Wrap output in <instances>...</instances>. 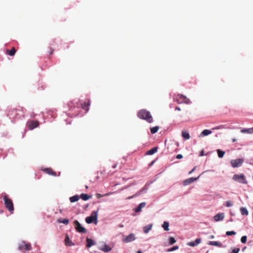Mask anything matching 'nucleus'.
<instances>
[{
	"mask_svg": "<svg viewBox=\"0 0 253 253\" xmlns=\"http://www.w3.org/2000/svg\"><path fill=\"white\" fill-rule=\"evenodd\" d=\"M174 101L178 103H188L189 100L185 96L181 94H177L175 95L173 98Z\"/></svg>",
	"mask_w": 253,
	"mask_h": 253,
	"instance_id": "7ed1b4c3",
	"label": "nucleus"
},
{
	"mask_svg": "<svg viewBox=\"0 0 253 253\" xmlns=\"http://www.w3.org/2000/svg\"><path fill=\"white\" fill-rule=\"evenodd\" d=\"M232 141L233 142H235L237 141V139L236 138H233Z\"/></svg>",
	"mask_w": 253,
	"mask_h": 253,
	"instance_id": "3c124183",
	"label": "nucleus"
},
{
	"mask_svg": "<svg viewBox=\"0 0 253 253\" xmlns=\"http://www.w3.org/2000/svg\"><path fill=\"white\" fill-rule=\"evenodd\" d=\"M65 244L66 246H72L74 245V244L70 239V238L68 235H66L65 239Z\"/></svg>",
	"mask_w": 253,
	"mask_h": 253,
	"instance_id": "4468645a",
	"label": "nucleus"
},
{
	"mask_svg": "<svg viewBox=\"0 0 253 253\" xmlns=\"http://www.w3.org/2000/svg\"><path fill=\"white\" fill-rule=\"evenodd\" d=\"M27 126L30 130L38 127L39 125V122L38 121H30L27 123Z\"/></svg>",
	"mask_w": 253,
	"mask_h": 253,
	"instance_id": "9d476101",
	"label": "nucleus"
},
{
	"mask_svg": "<svg viewBox=\"0 0 253 253\" xmlns=\"http://www.w3.org/2000/svg\"><path fill=\"white\" fill-rule=\"evenodd\" d=\"M18 249L20 251H30L32 249V247L30 244L23 242L19 244Z\"/></svg>",
	"mask_w": 253,
	"mask_h": 253,
	"instance_id": "6e6552de",
	"label": "nucleus"
},
{
	"mask_svg": "<svg viewBox=\"0 0 253 253\" xmlns=\"http://www.w3.org/2000/svg\"><path fill=\"white\" fill-rule=\"evenodd\" d=\"M58 222L67 225L69 223V221L68 219H64L63 220H59Z\"/></svg>",
	"mask_w": 253,
	"mask_h": 253,
	"instance_id": "72a5a7b5",
	"label": "nucleus"
},
{
	"mask_svg": "<svg viewBox=\"0 0 253 253\" xmlns=\"http://www.w3.org/2000/svg\"><path fill=\"white\" fill-rule=\"evenodd\" d=\"M97 218V212L93 211L89 216L85 218V221L87 223L90 224L93 222H96Z\"/></svg>",
	"mask_w": 253,
	"mask_h": 253,
	"instance_id": "39448f33",
	"label": "nucleus"
},
{
	"mask_svg": "<svg viewBox=\"0 0 253 253\" xmlns=\"http://www.w3.org/2000/svg\"><path fill=\"white\" fill-rule=\"evenodd\" d=\"M158 151V147H154L152 149L147 151L146 153V155H151L157 152Z\"/></svg>",
	"mask_w": 253,
	"mask_h": 253,
	"instance_id": "6ab92c4d",
	"label": "nucleus"
},
{
	"mask_svg": "<svg viewBox=\"0 0 253 253\" xmlns=\"http://www.w3.org/2000/svg\"><path fill=\"white\" fill-rule=\"evenodd\" d=\"M100 250L108 252L111 250V248L106 244H105L102 248H99Z\"/></svg>",
	"mask_w": 253,
	"mask_h": 253,
	"instance_id": "4be33fe9",
	"label": "nucleus"
},
{
	"mask_svg": "<svg viewBox=\"0 0 253 253\" xmlns=\"http://www.w3.org/2000/svg\"><path fill=\"white\" fill-rule=\"evenodd\" d=\"M79 199H80V197L78 195H75V196L70 197V200L71 202L74 203V202L78 201L79 200Z\"/></svg>",
	"mask_w": 253,
	"mask_h": 253,
	"instance_id": "bb28decb",
	"label": "nucleus"
},
{
	"mask_svg": "<svg viewBox=\"0 0 253 253\" xmlns=\"http://www.w3.org/2000/svg\"><path fill=\"white\" fill-rule=\"evenodd\" d=\"M176 242V240L173 237H170L169 239V243L170 245H172Z\"/></svg>",
	"mask_w": 253,
	"mask_h": 253,
	"instance_id": "f704fd0d",
	"label": "nucleus"
},
{
	"mask_svg": "<svg viewBox=\"0 0 253 253\" xmlns=\"http://www.w3.org/2000/svg\"><path fill=\"white\" fill-rule=\"evenodd\" d=\"M118 227L119 228H123L124 227V225L122 224H120L118 225Z\"/></svg>",
	"mask_w": 253,
	"mask_h": 253,
	"instance_id": "09e8293b",
	"label": "nucleus"
},
{
	"mask_svg": "<svg viewBox=\"0 0 253 253\" xmlns=\"http://www.w3.org/2000/svg\"><path fill=\"white\" fill-rule=\"evenodd\" d=\"M242 133H253V127L249 128H243L241 130Z\"/></svg>",
	"mask_w": 253,
	"mask_h": 253,
	"instance_id": "412c9836",
	"label": "nucleus"
},
{
	"mask_svg": "<svg viewBox=\"0 0 253 253\" xmlns=\"http://www.w3.org/2000/svg\"><path fill=\"white\" fill-rule=\"evenodd\" d=\"M244 162L243 159H237L232 160L230 161V164L233 168H238L241 167Z\"/></svg>",
	"mask_w": 253,
	"mask_h": 253,
	"instance_id": "0eeeda50",
	"label": "nucleus"
},
{
	"mask_svg": "<svg viewBox=\"0 0 253 253\" xmlns=\"http://www.w3.org/2000/svg\"><path fill=\"white\" fill-rule=\"evenodd\" d=\"M240 211L242 215H247L249 214V212L247 209L244 207H242L240 208Z\"/></svg>",
	"mask_w": 253,
	"mask_h": 253,
	"instance_id": "cd10ccee",
	"label": "nucleus"
},
{
	"mask_svg": "<svg viewBox=\"0 0 253 253\" xmlns=\"http://www.w3.org/2000/svg\"><path fill=\"white\" fill-rule=\"evenodd\" d=\"M205 154H204V152L203 150H202V151H201L200 153V156H204Z\"/></svg>",
	"mask_w": 253,
	"mask_h": 253,
	"instance_id": "49530a36",
	"label": "nucleus"
},
{
	"mask_svg": "<svg viewBox=\"0 0 253 253\" xmlns=\"http://www.w3.org/2000/svg\"><path fill=\"white\" fill-rule=\"evenodd\" d=\"M214 236L213 235H211V236H210V238H211V239H213V238H214Z\"/></svg>",
	"mask_w": 253,
	"mask_h": 253,
	"instance_id": "864d4df0",
	"label": "nucleus"
},
{
	"mask_svg": "<svg viewBox=\"0 0 253 253\" xmlns=\"http://www.w3.org/2000/svg\"><path fill=\"white\" fill-rule=\"evenodd\" d=\"M196 169V167H194L189 172V174H191L192 172H193Z\"/></svg>",
	"mask_w": 253,
	"mask_h": 253,
	"instance_id": "c03bdc74",
	"label": "nucleus"
},
{
	"mask_svg": "<svg viewBox=\"0 0 253 253\" xmlns=\"http://www.w3.org/2000/svg\"><path fill=\"white\" fill-rule=\"evenodd\" d=\"M182 136L185 139H189L190 138L189 133L186 131H182Z\"/></svg>",
	"mask_w": 253,
	"mask_h": 253,
	"instance_id": "393cba45",
	"label": "nucleus"
},
{
	"mask_svg": "<svg viewBox=\"0 0 253 253\" xmlns=\"http://www.w3.org/2000/svg\"><path fill=\"white\" fill-rule=\"evenodd\" d=\"M90 105V100H87L86 101H85L82 105V108L83 109L85 110L86 111L88 110V107Z\"/></svg>",
	"mask_w": 253,
	"mask_h": 253,
	"instance_id": "a211bd4d",
	"label": "nucleus"
},
{
	"mask_svg": "<svg viewBox=\"0 0 253 253\" xmlns=\"http://www.w3.org/2000/svg\"><path fill=\"white\" fill-rule=\"evenodd\" d=\"M3 199L4 200V205L5 208L9 212L12 213L14 211V206L12 201L7 195H4Z\"/></svg>",
	"mask_w": 253,
	"mask_h": 253,
	"instance_id": "f03ea898",
	"label": "nucleus"
},
{
	"mask_svg": "<svg viewBox=\"0 0 253 253\" xmlns=\"http://www.w3.org/2000/svg\"><path fill=\"white\" fill-rule=\"evenodd\" d=\"M233 179L234 181H238L240 183H244V184H247V181L246 179L245 176L244 174H234L233 176Z\"/></svg>",
	"mask_w": 253,
	"mask_h": 253,
	"instance_id": "20e7f679",
	"label": "nucleus"
},
{
	"mask_svg": "<svg viewBox=\"0 0 253 253\" xmlns=\"http://www.w3.org/2000/svg\"><path fill=\"white\" fill-rule=\"evenodd\" d=\"M153 163H154L153 162H152V163L151 164V165H153Z\"/></svg>",
	"mask_w": 253,
	"mask_h": 253,
	"instance_id": "13d9d810",
	"label": "nucleus"
},
{
	"mask_svg": "<svg viewBox=\"0 0 253 253\" xmlns=\"http://www.w3.org/2000/svg\"><path fill=\"white\" fill-rule=\"evenodd\" d=\"M159 129V126H156L154 127H151L150 130H151V133L154 134V133H156L158 131Z\"/></svg>",
	"mask_w": 253,
	"mask_h": 253,
	"instance_id": "7c9ffc66",
	"label": "nucleus"
},
{
	"mask_svg": "<svg viewBox=\"0 0 253 253\" xmlns=\"http://www.w3.org/2000/svg\"><path fill=\"white\" fill-rule=\"evenodd\" d=\"M235 234H236V232L233 231H227L226 232V235L227 236L234 235Z\"/></svg>",
	"mask_w": 253,
	"mask_h": 253,
	"instance_id": "c9c22d12",
	"label": "nucleus"
},
{
	"mask_svg": "<svg viewBox=\"0 0 253 253\" xmlns=\"http://www.w3.org/2000/svg\"><path fill=\"white\" fill-rule=\"evenodd\" d=\"M183 158V156L181 154H178L176 156V158L178 159H182Z\"/></svg>",
	"mask_w": 253,
	"mask_h": 253,
	"instance_id": "79ce46f5",
	"label": "nucleus"
},
{
	"mask_svg": "<svg viewBox=\"0 0 253 253\" xmlns=\"http://www.w3.org/2000/svg\"><path fill=\"white\" fill-rule=\"evenodd\" d=\"M252 161H253V162L252 163H250V164H252V165H253V159L252 160Z\"/></svg>",
	"mask_w": 253,
	"mask_h": 253,
	"instance_id": "4d7b16f0",
	"label": "nucleus"
},
{
	"mask_svg": "<svg viewBox=\"0 0 253 253\" xmlns=\"http://www.w3.org/2000/svg\"><path fill=\"white\" fill-rule=\"evenodd\" d=\"M201 242V240L200 239V238H198V239H196L195 241V244L198 245L199 244V243H200Z\"/></svg>",
	"mask_w": 253,
	"mask_h": 253,
	"instance_id": "a19ab883",
	"label": "nucleus"
},
{
	"mask_svg": "<svg viewBox=\"0 0 253 253\" xmlns=\"http://www.w3.org/2000/svg\"><path fill=\"white\" fill-rule=\"evenodd\" d=\"M86 242H87V244H86L87 248H90L92 246L95 245L94 242L92 239H89L88 238H86Z\"/></svg>",
	"mask_w": 253,
	"mask_h": 253,
	"instance_id": "aec40b11",
	"label": "nucleus"
},
{
	"mask_svg": "<svg viewBox=\"0 0 253 253\" xmlns=\"http://www.w3.org/2000/svg\"><path fill=\"white\" fill-rule=\"evenodd\" d=\"M53 51L54 50L52 48H50V52H49V54L50 55L52 54L53 52Z\"/></svg>",
	"mask_w": 253,
	"mask_h": 253,
	"instance_id": "a18cd8bd",
	"label": "nucleus"
},
{
	"mask_svg": "<svg viewBox=\"0 0 253 253\" xmlns=\"http://www.w3.org/2000/svg\"><path fill=\"white\" fill-rule=\"evenodd\" d=\"M146 206V203L145 202H143L140 203L139 206L135 208L134 209V211L136 212H138L141 211L142 209L144 208Z\"/></svg>",
	"mask_w": 253,
	"mask_h": 253,
	"instance_id": "dca6fc26",
	"label": "nucleus"
},
{
	"mask_svg": "<svg viewBox=\"0 0 253 253\" xmlns=\"http://www.w3.org/2000/svg\"><path fill=\"white\" fill-rule=\"evenodd\" d=\"M224 217V213H219L216 214L214 216V219L215 221H218L222 220V219H223Z\"/></svg>",
	"mask_w": 253,
	"mask_h": 253,
	"instance_id": "ddd939ff",
	"label": "nucleus"
},
{
	"mask_svg": "<svg viewBox=\"0 0 253 253\" xmlns=\"http://www.w3.org/2000/svg\"><path fill=\"white\" fill-rule=\"evenodd\" d=\"M43 171L49 175H51L54 176L56 175V173L50 168H45L43 169Z\"/></svg>",
	"mask_w": 253,
	"mask_h": 253,
	"instance_id": "2eb2a0df",
	"label": "nucleus"
},
{
	"mask_svg": "<svg viewBox=\"0 0 253 253\" xmlns=\"http://www.w3.org/2000/svg\"><path fill=\"white\" fill-rule=\"evenodd\" d=\"M117 164H115L114 165H113V166H112V168H113V169H115V168H116L117 167Z\"/></svg>",
	"mask_w": 253,
	"mask_h": 253,
	"instance_id": "8fccbe9b",
	"label": "nucleus"
},
{
	"mask_svg": "<svg viewBox=\"0 0 253 253\" xmlns=\"http://www.w3.org/2000/svg\"><path fill=\"white\" fill-rule=\"evenodd\" d=\"M247 236H243L241 237V241L242 243H246L247 242Z\"/></svg>",
	"mask_w": 253,
	"mask_h": 253,
	"instance_id": "e433bc0d",
	"label": "nucleus"
},
{
	"mask_svg": "<svg viewBox=\"0 0 253 253\" xmlns=\"http://www.w3.org/2000/svg\"><path fill=\"white\" fill-rule=\"evenodd\" d=\"M178 249V246H174L169 249H168V252H172Z\"/></svg>",
	"mask_w": 253,
	"mask_h": 253,
	"instance_id": "ea45409f",
	"label": "nucleus"
},
{
	"mask_svg": "<svg viewBox=\"0 0 253 253\" xmlns=\"http://www.w3.org/2000/svg\"><path fill=\"white\" fill-rule=\"evenodd\" d=\"M246 249V247H244V248H243L242 250L243 251H244V250H245V249Z\"/></svg>",
	"mask_w": 253,
	"mask_h": 253,
	"instance_id": "5fc2aeb1",
	"label": "nucleus"
},
{
	"mask_svg": "<svg viewBox=\"0 0 253 253\" xmlns=\"http://www.w3.org/2000/svg\"><path fill=\"white\" fill-rule=\"evenodd\" d=\"M16 52L15 48L13 47L11 49H7L6 50V53L10 56H14Z\"/></svg>",
	"mask_w": 253,
	"mask_h": 253,
	"instance_id": "f3484780",
	"label": "nucleus"
},
{
	"mask_svg": "<svg viewBox=\"0 0 253 253\" xmlns=\"http://www.w3.org/2000/svg\"><path fill=\"white\" fill-rule=\"evenodd\" d=\"M136 195H136V194H135V195H133V196H132L128 197H127V198H126V199H131V198H133L134 197H135Z\"/></svg>",
	"mask_w": 253,
	"mask_h": 253,
	"instance_id": "de8ad7c7",
	"label": "nucleus"
},
{
	"mask_svg": "<svg viewBox=\"0 0 253 253\" xmlns=\"http://www.w3.org/2000/svg\"><path fill=\"white\" fill-rule=\"evenodd\" d=\"M224 205L227 207H230L233 206V204L231 201H226L224 204Z\"/></svg>",
	"mask_w": 253,
	"mask_h": 253,
	"instance_id": "473e14b6",
	"label": "nucleus"
},
{
	"mask_svg": "<svg viewBox=\"0 0 253 253\" xmlns=\"http://www.w3.org/2000/svg\"><path fill=\"white\" fill-rule=\"evenodd\" d=\"M109 195H110V194H109V193H107L104 195H101L100 194H96V196L97 198H102L103 196H108Z\"/></svg>",
	"mask_w": 253,
	"mask_h": 253,
	"instance_id": "4c0bfd02",
	"label": "nucleus"
},
{
	"mask_svg": "<svg viewBox=\"0 0 253 253\" xmlns=\"http://www.w3.org/2000/svg\"><path fill=\"white\" fill-rule=\"evenodd\" d=\"M74 223L76 230L80 233H85L86 230L83 227L78 220H75Z\"/></svg>",
	"mask_w": 253,
	"mask_h": 253,
	"instance_id": "1a4fd4ad",
	"label": "nucleus"
},
{
	"mask_svg": "<svg viewBox=\"0 0 253 253\" xmlns=\"http://www.w3.org/2000/svg\"><path fill=\"white\" fill-rule=\"evenodd\" d=\"M211 133V131L209 129H205L200 134V136H204L208 135Z\"/></svg>",
	"mask_w": 253,
	"mask_h": 253,
	"instance_id": "5701e85b",
	"label": "nucleus"
},
{
	"mask_svg": "<svg viewBox=\"0 0 253 253\" xmlns=\"http://www.w3.org/2000/svg\"><path fill=\"white\" fill-rule=\"evenodd\" d=\"M137 116L139 118L146 121L149 123H151L153 121L152 116L150 113L146 110H141L139 111L138 113Z\"/></svg>",
	"mask_w": 253,
	"mask_h": 253,
	"instance_id": "f257e3e1",
	"label": "nucleus"
},
{
	"mask_svg": "<svg viewBox=\"0 0 253 253\" xmlns=\"http://www.w3.org/2000/svg\"><path fill=\"white\" fill-rule=\"evenodd\" d=\"M208 244L212 246H217L219 247H222V244L220 243L217 241H210Z\"/></svg>",
	"mask_w": 253,
	"mask_h": 253,
	"instance_id": "b1692460",
	"label": "nucleus"
},
{
	"mask_svg": "<svg viewBox=\"0 0 253 253\" xmlns=\"http://www.w3.org/2000/svg\"><path fill=\"white\" fill-rule=\"evenodd\" d=\"M18 109H11L8 111L7 116L9 117L12 120V122H14L15 119L18 116Z\"/></svg>",
	"mask_w": 253,
	"mask_h": 253,
	"instance_id": "423d86ee",
	"label": "nucleus"
},
{
	"mask_svg": "<svg viewBox=\"0 0 253 253\" xmlns=\"http://www.w3.org/2000/svg\"><path fill=\"white\" fill-rule=\"evenodd\" d=\"M151 228H152L151 225H147L145 226L143 228L144 232L145 233H147L151 229Z\"/></svg>",
	"mask_w": 253,
	"mask_h": 253,
	"instance_id": "c756f323",
	"label": "nucleus"
},
{
	"mask_svg": "<svg viewBox=\"0 0 253 253\" xmlns=\"http://www.w3.org/2000/svg\"><path fill=\"white\" fill-rule=\"evenodd\" d=\"M198 178H199V177H196V178L191 177V178L186 179L183 181V184L184 186H187V185L192 183V182H194L195 181L197 180Z\"/></svg>",
	"mask_w": 253,
	"mask_h": 253,
	"instance_id": "f8f14e48",
	"label": "nucleus"
},
{
	"mask_svg": "<svg viewBox=\"0 0 253 253\" xmlns=\"http://www.w3.org/2000/svg\"><path fill=\"white\" fill-rule=\"evenodd\" d=\"M91 197V196H88L86 194L83 193L81 195V198L84 201H86L90 199Z\"/></svg>",
	"mask_w": 253,
	"mask_h": 253,
	"instance_id": "a878e982",
	"label": "nucleus"
},
{
	"mask_svg": "<svg viewBox=\"0 0 253 253\" xmlns=\"http://www.w3.org/2000/svg\"><path fill=\"white\" fill-rule=\"evenodd\" d=\"M239 251V248H236L234 249L230 253H238Z\"/></svg>",
	"mask_w": 253,
	"mask_h": 253,
	"instance_id": "58836bf2",
	"label": "nucleus"
},
{
	"mask_svg": "<svg viewBox=\"0 0 253 253\" xmlns=\"http://www.w3.org/2000/svg\"><path fill=\"white\" fill-rule=\"evenodd\" d=\"M175 109H176V110H179H179H180V109L179 107H176L175 108Z\"/></svg>",
	"mask_w": 253,
	"mask_h": 253,
	"instance_id": "603ef678",
	"label": "nucleus"
},
{
	"mask_svg": "<svg viewBox=\"0 0 253 253\" xmlns=\"http://www.w3.org/2000/svg\"><path fill=\"white\" fill-rule=\"evenodd\" d=\"M217 153L218 157L220 158H222L225 154V152L221 151L220 149L217 150Z\"/></svg>",
	"mask_w": 253,
	"mask_h": 253,
	"instance_id": "2f4dec72",
	"label": "nucleus"
},
{
	"mask_svg": "<svg viewBox=\"0 0 253 253\" xmlns=\"http://www.w3.org/2000/svg\"><path fill=\"white\" fill-rule=\"evenodd\" d=\"M136 239L135 235L133 233H131L128 236H126L122 239V241L125 243L131 242Z\"/></svg>",
	"mask_w": 253,
	"mask_h": 253,
	"instance_id": "9b49d317",
	"label": "nucleus"
},
{
	"mask_svg": "<svg viewBox=\"0 0 253 253\" xmlns=\"http://www.w3.org/2000/svg\"><path fill=\"white\" fill-rule=\"evenodd\" d=\"M137 253H142V252L140 251H139L137 252Z\"/></svg>",
	"mask_w": 253,
	"mask_h": 253,
	"instance_id": "6e6d98bb",
	"label": "nucleus"
},
{
	"mask_svg": "<svg viewBox=\"0 0 253 253\" xmlns=\"http://www.w3.org/2000/svg\"><path fill=\"white\" fill-rule=\"evenodd\" d=\"M189 245L192 246V247H194L196 245V244H195V242H190L189 243Z\"/></svg>",
	"mask_w": 253,
	"mask_h": 253,
	"instance_id": "37998d69",
	"label": "nucleus"
},
{
	"mask_svg": "<svg viewBox=\"0 0 253 253\" xmlns=\"http://www.w3.org/2000/svg\"><path fill=\"white\" fill-rule=\"evenodd\" d=\"M162 227L165 231H169V223L167 221H164L162 225Z\"/></svg>",
	"mask_w": 253,
	"mask_h": 253,
	"instance_id": "c85d7f7f",
	"label": "nucleus"
}]
</instances>
